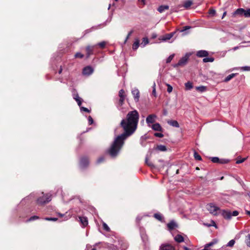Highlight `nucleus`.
I'll use <instances>...</instances> for the list:
<instances>
[{"label":"nucleus","instance_id":"obj_56","mask_svg":"<svg viewBox=\"0 0 250 250\" xmlns=\"http://www.w3.org/2000/svg\"><path fill=\"white\" fill-rule=\"evenodd\" d=\"M105 44H106V42L104 41L100 42L98 43V45H99L100 47H101L102 48H103L105 47Z\"/></svg>","mask_w":250,"mask_h":250},{"label":"nucleus","instance_id":"obj_36","mask_svg":"<svg viewBox=\"0 0 250 250\" xmlns=\"http://www.w3.org/2000/svg\"><path fill=\"white\" fill-rule=\"evenodd\" d=\"M214 60V59L212 57L210 58H205L203 59V61L204 62H213Z\"/></svg>","mask_w":250,"mask_h":250},{"label":"nucleus","instance_id":"obj_50","mask_svg":"<svg viewBox=\"0 0 250 250\" xmlns=\"http://www.w3.org/2000/svg\"><path fill=\"white\" fill-rule=\"evenodd\" d=\"M166 85L167 86V91L168 93H170L172 92L173 87L172 86L170 85L169 84L167 83Z\"/></svg>","mask_w":250,"mask_h":250},{"label":"nucleus","instance_id":"obj_60","mask_svg":"<svg viewBox=\"0 0 250 250\" xmlns=\"http://www.w3.org/2000/svg\"><path fill=\"white\" fill-rule=\"evenodd\" d=\"M155 86H156V84H155V83L154 82L153 83V90H152V94L154 95V96H156V88H155Z\"/></svg>","mask_w":250,"mask_h":250},{"label":"nucleus","instance_id":"obj_51","mask_svg":"<svg viewBox=\"0 0 250 250\" xmlns=\"http://www.w3.org/2000/svg\"><path fill=\"white\" fill-rule=\"evenodd\" d=\"M229 160L226 159H220L219 164H224L229 163Z\"/></svg>","mask_w":250,"mask_h":250},{"label":"nucleus","instance_id":"obj_37","mask_svg":"<svg viewBox=\"0 0 250 250\" xmlns=\"http://www.w3.org/2000/svg\"><path fill=\"white\" fill-rule=\"evenodd\" d=\"M119 244L122 250H125L127 248V244L124 243L123 241L119 242Z\"/></svg>","mask_w":250,"mask_h":250},{"label":"nucleus","instance_id":"obj_12","mask_svg":"<svg viewBox=\"0 0 250 250\" xmlns=\"http://www.w3.org/2000/svg\"><path fill=\"white\" fill-rule=\"evenodd\" d=\"M35 197V194L32 193L22 199L21 202V204L22 205L25 204L26 202H31L32 201V199L34 198Z\"/></svg>","mask_w":250,"mask_h":250},{"label":"nucleus","instance_id":"obj_45","mask_svg":"<svg viewBox=\"0 0 250 250\" xmlns=\"http://www.w3.org/2000/svg\"><path fill=\"white\" fill-rule=\"evenodd\" d=\"M205 225L208 227L213 226L216 228H217L215 222L213 220H211L210 224H205Z\"/></svg>","mask_w":250,"mask_h":250},{"label":"nucleus","instance_id":"obj_43","mask_svg":"<svg viewBox=\"0 0 250 250\" xmlns=\"http://www.w3.org/2000/svg\"><path fill=\"white\" fill-rule=\"evenodd\" d=\"M194 158L197 160H201L202 158L201 156L196 151L194 152Z\"/></svg>","mask_w":250,"mask_h":250},{"label":"nucleus","instance_id":"obj_46","mask_svg":"<svg viewBox=\"0 0 250 250\" xmlns=\"http://www.w3.org/2000/svg\"><path fill=\"white\" fill-rule=\"evenodd\" d=\"M119 96L120 98H125V91L123 89H121L119 92Z\"/></svg>","mask_w":250,"mask_h":250},{"label":"nucleus","instance_id":"obj_35","mask_svg":"<svg viewBox=\"0 0 250 250\" xmlns=\"http://www.w3.org/2000/svg\"><path fill=\"white\" fill-rule=\"evenodd\" d=\"M245 243L247 246L250 248V234H248L246 237Z\"/></svg>","mask_w":250,"mask_h":250},{"label":"nucleus","instance_id":"obj_53","mask_svg":"<svg viewBox=\"0 0 250 250\" xmlns=\"http://www.w3.org/2000/svg\"><path fill=\"white\" fill-rule=\"evenodd\" d=\"M216 243V241H212L210 242L207 244H206L205 246L208 249L209 247L212 246L213 245H214Z\"/></svg>","mask_w":250,"mask_h":250},{"label":"nucleus","instance_id":"obj_54","mask_svg":"<svg viewBox=\"0 0 250 250\" xmlns=\"http://www.w3.org/2000/svg\"><path fill=\"white\" fill-rule=\"evenodd\" d=\"M231 35V36L232 37V38L234 40H236V39H240V40H242V39L240 38V36H236V35H235L234 34H231V33H229L228 35Z\"/></svg>","mask_w":250,"mask_h":250},{"label":"nucleus","instance_id":"obj_7","mask_svg":"<svg viewBox=\"0 0 250 250\" xmlns=\"http://www.w3.org/2000/svg\"><path fill=\"white\" fill-rule=\"evenodd\" d=\"M72 92L73 99L77 102L78 105L80 106L83 100L79 97L78 93L75 89H73Z\"/></svg>","mask_w":250,"mask_h":250},{"label":"nucleus","instance_id":"obj_33","mask_svg":"<svg viewBox=\"0 0 250 250\" xmlns=\"http://www.w3.org/2000/svg\"><path fill=\"white\" fill-rule=\"evenodd\" d=\"M139 46V41L138 40H137L135 41L134 42L133 45H132V49L134 50H136Z\"/></svg>","mask_w":250,"mask_h":250},{"label":"nucleus","instance_id":"obj_39","mask_svg":"<svg viewBox=\"0 0 250 250\" xmlns=\"http://www.w3.org/2000/svg\"><path fill=\"white\" fill-rule=\"evenodd\" d=\"M175 54H172L170 55L166 60V63H168L171 62V61L173 60Z\"/></svg>","mask_w":250,"mask_h":250},{"label":"nucleus","instance_id":"obj_44","mask_svg":"<svg viewBox=\"0 0 250 250\" xmlns=\"http://www.w3.org/2000/svg\"><path fill=\"white\" fill-rule=\"evenodd\" d=\"M104 156H101L100 157H99L96 161V164H101L102 163H103V162H104Z\"/></svg>","mask_w":250,"mask_h":250},{"label":"nucleus","instance_id":"obj_40","mask_svg":"<svg viewBox=\"0 0 250 250\" xmlns=\"http://www.w3.org/2000/svg\"><path fill=\"white\" fill-rule=\"evenodd\" d=\"M211 161L214 163H219L220 159L217 157H213L210 158Z\"/></svg>","mask_w":250,"mask_h":250},{"label":"nucleus","instance_id":"obj_41","mask_svg":"<svg viewBox=\"0 0 250 250\" xmlns=\"http://www.w3.org/2000/svg\"><path fill=\"white\" fill-rule=\"evenodd\" d=\"M103 229L107 232H109L110 230L109 227L108 225L104 222L103 223Z\"/></svg>","mask_w":250,"mask_h":250},{"label":"nucleus","instance_id":"obj_8","mask_svg":"<svg viewBox=\"0 0 250 250\" xmlns=\"http://www.w3.org/2000/svg\"><path fill=\"white\" fill-rule=\"evenodd\" d=\"M89 164V160L86 157H83L80 161V166L82 168H85Z\"/></svg>","mask_w":250,"mask_h":250},{"label":"nucleus","instance_id":"obj_57","mask_svg":"<svg viewBox=\"0 0 250 250\" xmlns=\"http://www.w3.org/2000/svg\"><path fill=\"white\" fill-rule=\"evenodd\" d=\"M154 135L155 137H159V138H162L164 137L163 134H162L161 133H158V132L155 133Z\"/></svg>","mask_w":250,"mask_h":250},{"label":"nucleus","instance_id":"obj_55","mask_svg":"<svg viewBox=\"0 0 250 250\" xmlns=\"http://www.w3.org/2000/svg\"><path fill=\"white\" fill-rule=\"evenodd\" d=\"M75 58H83V55L80 52H77L75 54Z\"/></svg>","mask_w":250,"mask_h":250},{"label":"nucleus","instance_id":"obj_59","mask_svg":"<svg viewBox=\"0 0 250 250\" xmlns=\"http://www.w3.org/2000/svg\"><path fill=\"white\" fill-rule=\"evenodd\" d=\"M191 28V26H185L183 27V29L181 30V32H183L186 31L187 30Z\"/></svg>","mask_w":250,"mask_h":250},{"label":"nucleus","instance_id":"obj_10","mask_svg":"<svg viewBox=\"0 0 250 250\" xmlns=\"http://www.w3.org/2000/svg\"><path fill=\"white\" fill-rule=\"evenodd\" d=\"M159 250H175V248L171 244L164 243L160 246Z\"/></svg>","mask_w":250,"mask_h":250},{"label":"nucleus","instance_id":"obj_49","mask_svg":"<svg viewBox=\"0 0 250 250\" xmlns=\"http://www.w3.org/2000/svg\"><path fill=\"white\" fill-rule=\"evenodd\" d=\"M79 107L80 108V110L81 112L84 111L88 113H89L90 112V110H89L87 108L82 106L81 105Z\"/></svg>","mask_w":250,"mask_h":250},{"label":"nucleus","instance_id":"obj_19","mask_svg":"<svg viewBox=\"0 0 250 250\" xmlns=\"http://www.w3.org/2000/svg\"><path fill=\"white\" fill-rule=\"evenodd\" d=\"M152 129L155 131H161L162 127L159 123H156L151 126Z\"/></svg>","mask_w":250,"mask_h":250},{"label":"nucleus","instance_id":"obj_23","mask_svg":"<svg viewBox=\"0 0 250 250\" xmlns=\"http://www.w3.org/2000/svg\"><path fill=\"white\" fill-rule=\"evenodd\" d=\"M241 70L243 71H250V66H245L239 67H234L232 69V70Z\"/></svg>","mask_w":250,"mask_h":250},{"label":"nucleus","instance_id":"obj_63","mask_svg":"<svg viewBox=\"0 0 250 250\" xmlns=\"http://www.w3.org/2000/svg\"><path fill=\"white\" fill-rule=\"evenodd\" d=\"M245 159L243 158V159H240V160H237L236 162V164H241L242 163H243L244 161H245Z\"/></svg>","mask_w":250,"mask_h":250},{"label":"nucleus","instance_id":"obj_22","mask_svg":"<svg viewBox=\"0 0 250 250\" xmlns=\"http://www.w3.org/2000/svg\"><path fill=\"white\" fill-rule=\"evenodd\" d=\"M93 46H87L86 47V57L88 58L91 54H93Z\"/></svg>","mask_w":250,"mask_h":250},{"label":"nucleus","instance_id":"obj_11","mask_svg":"<svg viewBox=\"0 0 250 250\" xmlns=\"http://www.w3.org/2000/svg\"><path fill=\"white\" fill-rule=\"evenodd\" d=\"M94 71L93 68L90 66H87L83 68V75L89 76L91 75Z\"/></svg>","mask_w":250,"mask_h":250},{"label":"nucleus","instance_id":"obj_13","mask_svg":"<svg viewBox=\"0 0 250 250\" xmlns=\"http://www.w3.org/2000/svg\"><path fill=\"white\" fill-rule=\"evenodd\" d=\"M132 94L133 96L134 99L136 102L139 101L140 97V92L137 88H134L131 91Z\"/></svg>","mask_w":250,"mask_h":250},{"label":"nucleus","instance_id":"obj_24","mask_svg":"<svg viewBox=\"0 0 250 250\" xmlns=\"http://www.w3.org/2000/svg\"><path fill=\"white\" fill-rule=\"evenodd\" d=\"M169 9V6L168 5H161L158 8V11L160 12V13H163V12L165 11V10H167Z\"/></svg>","mask_w":250,"mask_h":250},{"label":"nucleus","instance_id":"obj_18","mask_svg":"<svg viewBox=\"0 0 250 250\" xmlns=\"http://www.w3.org/2000/svg\"><path fill=\"white\" fill-rule=\"evenodd\" d=\"M177 224L176 223L173 221H171L169 223L167 224V227L169 230H171L177 227Z\"/></svg>","mask_w":250,"mask_h":250},{"label":"nucleus","instance_id":"obj_42","mask_svg":"<svg viewBox=\"0 0 250 250\" xmlns=\"http://www.w3.org/2000/svg\"><path fill=\"white\" fill-rule=\"evenodd\" d=\"M38 219H39V216H36V215H34V216H32L31 217H30L28 219H27V222L33 221H34L35 220H37Z\"/></svg>","mask_w":250,"mask_h":250},{"label":"nucleus","instance_id":"obj_6","mask_svg":"<svg viewBox=\"0 0 250 250\" xmlns=\"http://www.w3.org/2000/svg\"><path fill=\"white\" fill-rule=\"evenodd\" d=\"M207 208L209 212L214 215L217 214V211L219 210V208L216 206L213 203H209L207 205Z\"/></svg>","mask_w":250,"mask_h":250},{"label":"nucleus","instance_id":"obj_61","mask_svg":"<svg viewBox=\"0 0 250 250\" xmlns=\"http://www.w3.org/2000/svg\"><path fill=\"white\" fill-rule=\"evenodd\" d=\"M88 123L90 125H92L93 123V120L91 116H89L88 117Z\"/></svg>","mask_w":250,"mask_h":250},{"label":"nucleus","instance_id":"obj_32","mask_svg":"<svg viewBox=\"0 0 250 250\" xmlns=\"http://www.w3.org/2000/svg\"><path fill=\"white\" fill-rule=\"evenodd\" d=\"M192 4V1L191 0H187L185 2L183 6L186 8L188 9L189 7H190V6Z\"/></svg>","mask_w":250,"mask_h":250},{"label":"nucleus","instance_id":"obj_48","mask_svg":"<svg viewBox=\"0 0 250 250\" xmlns=\"http://www.w3.org/2000/svg\"><path fill=\"white\" fill-rule=\"evenodd\" d=\"M235 244V241L233 239L230 240L227 244V246L232 247Z\"/></svg>","mask_w":250,"mask_h":250},{"label":"nucleus","instance_id":"obj_16","mask_svg":"<svg viewBox=\"0 0 250 250\" xmlns=\"http://www.w3.org/2000/svg\"><path fill=\"white\" fill-rule=\"evenodd\" d=\"M222 32L224 33V36L221 38L220 41L222 42H226L230 39L231 35H228L229 33H230L229 32H226L224 30H222Z\"/></svg>","mask_w":250,"mask_h":250},{"label":"nucleus","instance_id":"obj_2","mask_svg":"<svg viewBox=\"0 0 250 250\" xmlns=\"http://www.w3.org/2000/svg\"><path fill=\"white\" fill-rule=\"evenodd\" d=\"M51 200V195L49 193L44 194L42 192L41 194L37 198L36 203L38 205L42 206Z\"/></svg>","mask_w":250,"mask_h":250},{"label":"nucleus","instance_id":"obj_4","mask_svg":"<svg viewBox=\"0 0 250 250\" xmlns=\"http://www.w3.org/2000/svg\"><path fill=\"white\" fill-rule=\"evenodd\" d=\"M111 21V18H108L104 22H103L101 24H98L97 25L92 26L91 28L85 30L84 32V35H85L86 34H88V33L92 32V31H94V30H97L98 29L101 28L102 27H103L104 26H105L108 23H109Z\"/></svg>","mask_w":250,"mask_h":250},{"label":"nucleus","instance_id":"obj_64","mask_svg":"<svg viewBox=\"0 0 250 250\" xmlns=\"http://www.w3.org/2000/svg\"><path fill=\"white\" fill-rule=\"evenodd\" d=\"M227 247H228V246H227V245H226L222 246L220 249H221V250H229L227 249Z\"/></svg>","mask_w":250,"mask_h":250},{"label":"nucleus","instance_id":"obj_26","mask_svg":"<svg viewBox=\"0 0 250 250\" xmlns=\"http://www.w3.org/2000/svg\"><path fill=\"white\" fill-rule=\"evenodd\" d=\"M125 100V98H120V99L119 100V102H118V103L117 104V105L119 110L121 109V107L124 104Z\"/></svg>","mask_w":250,"mask_h":250},{"label":"nucleus","instance_id":"obj_29","mask_svg":"<svg viewBox=\"0 0 250 250\" xmlns=\"http://www.w3.org/2000/svg\"><path fill=\"white\" fill-rule=\"evenodd\" d=\"M140 234L142 239L144 242L147 240V236L146 235L145 232H144L143 229H140Z\"/></svg>","mask_w":250,"mask_h":250},{"label":"nucleus","instance_id":"obj_1","mask_svg":"<svg viewBox=\"0 0 250 250\" xmlns=\"http://www.w3.org/2000/svg\"><path fill=\"white\" fill-rule=\"evenodd\" d=\"M139 120V114L136 110L129 111L125 118L123 119L120 124L124 132L116 136L106 150V153L112 158H115L125 144V140L131 136L137 128Z\"/></svg>","mask_w":250,"mask_h":250},{"label":"nucleus","instance_id":"obj_9","mask_svg":"<svg viewBox=\"0 0 250 250\" xmlns=\"http://www.w3.org/2000/svg\"><path fill=\"white\" fill-rule=\"evenodd\" d=\"M157 116L155 114H150L146 118V123L148 126H150V124L155 123Z\"/></svg>","mask_w":250,"mask_h":250},{"label":"nucleus","instance_id":"obj_52","mask_svg":"<svg viewBox=\"0 0 250 250\" xmlns=\"http://www.w3.org/2000/svg\"><path fill=\"white\" fill-rule=\"evenodd\" d=\"M44 219L47 221H56L58 220V218L56 217H46Z\"/></svg>","mask_w":250,"mask_h":250},{"label":"nucleus","instance_id":"obj_14","mask_svg":"<svg viewBox=\"0 0 250 250\" xmlns=\"http://www.w3.org/2000/svg\"><path fill=\"white\" fill-rule=\"evenodd\" d=\"M221 214L226 219L229 220L232 217L231 212L229 210H222Z\"/></svg>","mask_w":250,"mask_h":250},{"label":"nucleus","instance_id":"obj_31","mask_svg":"<svg viewBox=\"0 0 250 250\" xmlns=\"http://www.w3.org/2000/svg\"><path fill=\"white\" fill-rule=\"evenodd\" d=\"M154 217L157 220H158L162 222L163 217V216L161 213H156L154 214Z\"/></svg>","mask_w":250,"mask_h":250},{"label":"nucleus","instance_id":"obj_38","mask_svg":"<svg viewBox=\"0 0 250 250\" xmlns=\"http://www.w3.org/2000/svg\"><path fill=\"white\" fill-rule=\"evenodd\" d=\"M149 42L148 39L147 38H144L143 39L142 42L141 44L143 45V47H145L147 44Z\"/></svg>","mask_w":250,"mask_h":250},{"label":"nucleus","instance_id":"obj_27","mask_svg":"<svg viewBox=\"0 0 250 250\" xmlns=\"http://www.w3.org/2000/svg\"><path fill=\"white\" fill-rule=\"evenodd\" d=\"M174 240L178 243H181L184 241V238L181 235L178 234L174 237Z\"/></svg>","mask_w":250,"mask_h":250},{"label":"nucleus","instance_id":"obj_21","mask_svg":"<svg viewBox=\"0 0 250 250\" xmlns=\"http://www.w3.org/2000/svg\"><path fill=\"white\" fill-rule=\"evenodd\" d=\"M167 123L169 125L172 126L173 127H179V123L176 120H168V121H167Z\"/></svg>","mask_w":250,"mask_h":250},{"label":"nucleus","instance_id":"obj_17","mask_svg":"<svg viewBox=\"0 0 250 250\" xmlns=\"http://www.w3.org/2000/svg\"><path fill=\"white\" fill-rule=\"evenodd\" d=\"M79 221L83 225V227H85L88 225V219L85 216H79Z\"/></svg>","mask_w":250,"mask_h":250},{"label":"nucleus","instance_id":"obj_3","mask_svg":"<svg viewBox=\"0 0 250 250\" xmlns=\"http://www.w3.org/2000/svg\"><path fill=\"white\" fill-rule=\"evenodd\" d=\"M191 55L190 53H187L184 56L180 59L177 63L172 64V66L174 68H178L179 66H185L187 63Z\"/></svg>","mask_w":250,"mask_h":250},{"label":"nucleus","instance_id":"obj_5","mask_svg":"<svg viewBox=\"0 0 250 250\" xmlns=\"http://www.w3.org/2000/svg\"><path fill=\"white\" fill-rule=\"evenodd\" d=\"M235 15L244 16L246 18L250 17V8L245 10L243 8H238L234 13Z\"/></svg>","mask_w":250,"mask_h":250},{"label":"nucleus","instance_id":"obj_30","mask_svg":"<svg viewBox=\"0 0 250 250\" xmlns=\"http://www.w3.org/2000/svg\"><path fill=\"white\" fill-rule=\"evenodd\" d=\"M207 87L205 86H199L196 87V89L200 92H204L207 90Z\"/></svg>","mask_w":250,"mask_h":250},{"label":"nucleus","instance_id":"obj_25","mask_svg":"<svg viewBox=\"0 0 250 250\" xmlns=\"http://www.w3.org/2000/svg\"><path fill=\"white\" fill-rule=\"evenodd\" d=\"M185 85L186 90H190L193 88L192 83L189 81L185 83Z\"/></svg>","mask_w":250,"mask_h":250},{"label":"nucleus","instance_id":"obj_28","mask_svg":"<svg viewBox=\"0 0 250 250\" xmlns=\"http://www.w3.org/2000/svg\"><path fill=\"white\" fill-rule=\"evenodd\" d=\"M237 74V73H232L228 76H227L224 79L225 82H228L230 81L231 79L234 77Z\"/></svg>","mask_w":250,"mask_h":250},{"label":"nucleus","instance_id":"obj_58","mask_svg":"<svg viewBox=\"0 0 250 250\" xmlns=\"http://www.w3.org/2000/svg\"><path fill=\"white\" fill-rule=\"evenodd\" d=\"M133 33V30H131L127 34V37H126L124 43H125V42H127V40L129 38V37L131 36L132 33Z\"/></svg>","mask_w":250,"mask_h":250},{"label":"nucleus","instance_id":"obj_47","mask_svg":"<svg viewBox=\"0 0 250 250\" xmlns=\"http://www.w3.org/2000/svg\"><path fill=\"white\" fill-rule=\"evenodd\" d=\"M145 162H146V163L147 164V165H148L150 167H154V166L152 164V163L148 161L147 157H146Z\"/></svg>","mask_w":250,"mask_h":250},{"label":"nucleus","instance_id":"obj_15","mask_svg":"<svg viewBox=\"0 0 250 250\" xmlns=\"http://www.w3.org/2000/svg\"><path fill=\"white\" fill-rule=\"evenodd\" d=\"M196 55L199 58L206 57L208 55V52L206 50H201L197 51Z\"/></svg>","mask_w":250,"mask_h":250},{"label":"nucleus","instance_id":"obj_62","mask_svg":"<svg viewBox=\"0 0 250 250\" xmlns=\"http://www.w3.org/2000/svg\"><path fill=\"white\" fill-rule=\"evenodd\" d=\"M239 213L237 211L234 210L231 212L232 216H236L238 215Z\"/></svg>","mask_w":250,"mask_h":250},{"label":"nucleus","instance_id":"obj_34","mask_svg":"<svg viewBox=\"0 0 250 250\" xmlns=\"http://www.w3.org/2000/svg\"><path fill=\"white\" fill-rule=\"evenodd\" d=\"M157 149L161 151H165L167 150V147L164 145H159L157 146Z\"/></svg>","mask_w":250,"mask_h":250},{"label":"nucleus","instance_id":"obj_20","mask_svg":"<svg viewBox=\"0 0 250 250\" xmlns=\"http://www.w3.org/2000/svg\"><path fill=\"white\" fill-rule=\"evenodd\" d=\"M175 34V32H171L169 34L165 35L162 38L163 41H167L169 40Z\"/></svg>","mask_w":250,"mask_h":250}]
</instances>
